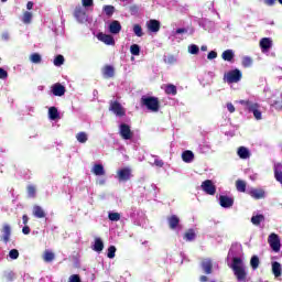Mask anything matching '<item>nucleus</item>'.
Returning <instances> with one entry per match:
<instances>
[{"instance_id":"obj_1","label":"nucleus","mask_w":282,"mask_h":282,"mask_svg":"<svg viewBox=\"0 0 282 282\" xmlns=\"http://www.w3.org/2000/svg\"><path fill=\"white\" fill-rule=\"evenodd\" d=\"M239 105L246 107V110L249 111V113H253V118H256V120H262L263 116L259 104L241 99L239 100Z\"/></svg>"},{"instance_id":"obj_2","label":"nucleus","mask_w":282,"mask_h":282,"mask_svg":"<svg viewBox=\"0 0 282 282\" xmlns=\"http://www.w3.org/2000/svg\"><path fill=\"white\" fill-rule=\"evenodd\" d=\"M243 263V260H241V258H232V263H231V270L234 271V274L237 279V281H246V269H243V267H241Z\"/></svg>"},{"instance_id":"obj_3","label":"nucleus","mask_w":282,"mask_h":282,"mask_svg":"<svg viewBox=\"0 0 282 282\" xmlns=\"http://www.w3.org/2000/svg\"><path fill=\"white\" fill-rule=\"evenodd\" d=\"M141 105L147 107L150 111H160V99H158V97H142Z\"/></svg>"},{"instance_id":"obj_4","label":"nucleus","mask_w":282,"mask_h":282,"mask_svg":"<svg viewBox=\"0 0 282 282\" xmlns=\"http://www.w3.org/2000/svg\"><path fill=\"white\" fill-rule=\"evenodd\" d=\"M243 78V74L239 68H236L234 70H229L227 74H225L224 79L229 84L232 85V83H239Z\"/></svg>"},{"instance_id":"obj_5","label":"nucleus","mask_w":282,"mask_h":282,"mask_svg":"<svg viewBox=\"0 0 282 282\" xmlns=\"http://www.w3.org/2000/svg\"><path fill=\"white\" fill-rule=\"evenodd\" d=\"M109 111H112V113H115V116H118V118H123V116H127V110L118 100H111L109 102Z\"/></svg>"},{"instance_id":"obj_6","label":"nucleus","mask_w":282,"mask_h":282,"mask_svg":"<svg viewBox=\"0 0 282 282\" xmlns=\"http://www.w3.org/2000/svg\"><path fill=\"white\" fill-rule=\"evenodd\" d=\"M268 243L270 245V248L273 250V252H280L281 239L279 238V235L271 234L268 238Z\"/></svg>"},{"instance_id":"obj_7","label":"nucleus","mask_w":282,"mask_h":282,"mask_svg":"<svg viewBox=\"0 0 282 282\" xmlns=\"http://www.w3.org/2000/svg\"><path fill=\"white\" fill-rule=\"evenodd\" d=\"M119 133L122 140H131V138H133V131H131V126L127 123H121L119 126Z\"/></svg>"},{"instance_id":"obj_8","label":"nucleus","mask_w":282,"mask_h":282,"mask_svg":"<svg viewBox=\"0 0 282 282\" xmlns=\"http://www.w3.org/2000/svg\"><path fill=\"white\" fill-rule=\"evenodd\" d=\"M73 17L78 23H85L87 21V11H85V8L77 6L74 9Z\"/></svg>"},{"instance_id":"obj_9","label":"nucleus","mask_w":282,"mask_h":282,"mask_svg":"<svg viewBox=\"0 0 282 282\" xmlns=\"http://www.w3.org/2000/svg\"><path fill=\"white\" fill-rule=\"evenodd\" d=\"M200 188L206 193V195H215V193H217V186H215L212 180L204 181Z\"/></svg>"},{"instance_id":"obj_10","label":"nucleus","mask_w":282,"mask_h":282,"mask_svg":"<svg viewBox=\"0 0 282 282\" xmlns=\"http://www.w3.org/2000/svg\"><path fill=\"white\" fill-rule=\"evenodd\" d=\"M131 177H133V175L131 174L130 167H123L117 172V180H119V182H129Z\"/></svg>"},{"instance_id":"obj_11","label":"nucleus","mask_w":282,"mask_h":282,"mask_svg":"<svg viewBox=\"0 0 282 282\" xmlns=\"http://www.w3.org/2000/svg\"><path fill=\"white\" fill-rule=\"evenodd\" d=\"M1 241H3V243H8L10 241V237H12V227L9 224H4L1 228Z\"/></svg>"},{"instance_id":"obj_12","label":"nucleus","mask_w":282,"mask_h":282,"mask_svg":"<svg viewBox=\"0 0 282 282\" xmlns=\"http://www.w3.org/2000/svg\"><path fill=\"white\" fill-rule=\"evenodd\" d=\"M148 28V32H153L154 34L158 33L160 28H162V23L159 20L151 19L145 23Z\"/></svg>"},{"instance_id":"obj_13","label":"nucleus","mask_w":282,"mask_h":282,"mask_svg":"<svg viewBox=\"0 0 282 282\" xmlns=\"http://www.w3.org/2000/svg\"><path fill=\"white\" fill-rule=\"evenodd\" d=\"M200 268L205 274H213V260L210 258L203 259Z\"/></svg>"},{"instance_id":"obj_14","label":"nucleus","mask_w":282,"mask_h":282,"mask_svg":"<svg viewBox=\"0 0 282 282\" xmlns=\"http://www.w3.org/2000/svg\"><path fill=\"white\" fill-rule=\"evenodd\" d=\"M219 204H220L221 208H232V206L235 204V199H232V197H230V196L220 195Z\"/></svg>"},{"instance_id":"obj_15","label":"nucleus","mask_w":282,"mask_h":282,"mask_svg":"<svg viewBox=\"0 0 282 282\" xmlns=\"http://www.w3.org/2000/svg\"><path fill=\"white\" fill-rule=\"evenodd\" d=\"M260 48H261V52H263V53L270 52V50L272 48V39L262 37L260 40Z\"/></svg>"},{"instance_id":"obj_16","label":"nucleus","mask_w":282,"mask_h":282,"mask_svg":"<svg viewBox=\"0 0 282 282\" xmlns=\"http://www.w3.org/2000/svg\"><path fill=\"white\" fill-rule=\"evenodd\" d=\"M98 40L101 41V43H105L106 45H116V40H113V35L99 33Z\"/></svg>"},{"instance_id":"obj_17","label":"nucleus","mask_w":282,"mask_h":282,"mask_svg":"<svg viewBox=\"0 0 282 282\" xmlns=\"http://www.w3.org/2000/svg\"><path fill=\"white\" fill-rule=\"evenodd\" d=\"M53 96H65V86L63 84L56 83L52 86Z\"/></svg>"},{"instance_id":"obj_18","label":"nucleus","mask_w":282,"mask_h":282,"mask_svg":"<svg viewBox=\"0 0 282 282\" xmlns=\"http://www.w3.org/2000/svg\"><path fill=\"white\" fill-rule=\"evenodd\" d=\"M169 228L175 230L180 227V217L177 215H172L167 218Z\"/></svg>"},{"instance_id":"obj_19","label":"nucleus","mask_w":282,"mask_h":282,"mask_svg":"<svg viewBox=\"0 0 282 282\" xmlns=\"http://www.w3.org/2000/svg\"><path fill=\"white\" fill-rule=\"evenodd\" d=\"M249 195L253 199H263L265 197V191L262 188H253L249 192Z\"/></svg>"},{"instance_id":"obj_20","label":"nucleus","mask_w":282,"mask_h":282,"mask_svg":"<svg viewBox=\"0 0 282 282\" xmlns=\"http://www.w3.org/2000/svg\"><path fill=\"white\" fill-rule=\"evenodd\" d=\"M121 30H122V25L120 24V22L118 20H113L109 24L110 34H120Z\"/></svg>"},{"instance_id":"obj_21","label":"nucleus","mask_w":282,"mask_h":282,"mask_svg":"<svg viewBox=\"0 0 282 282\" xmlns=\"http://www.w3.org/2000/svg\"><path fill=\"white\" fill-rule=\"evenodd\" d=\"M102 76L104 78H113V76H116V68L111 65L104 66Z\"/></svg>"},{"instance_id":"obj_22","label":"nucleus","mask_w":282,"mask_h":282,"mask_svg":"<svg viewBox=\"0 0 282 282\" xmlns=\"http://www.w3.org/2000/svg\"><path fill=\"white\" fill-rule=\"evenodd\" d=\"M33 215L36 219H44L46 217L45 210L39 205L33 206Z\"/></svg>"},{"instance_id":"obj_23","label":"nucleus","mask_w":282,"mask_h":282,"mask_svg":"<svg viewBox=\"0 0 282 282\" xmlns=\"http://www.w3.org/2000/svg\"><path fill=\"white\" fill-rule=\"evenodd\" d=\"M182 160L186 164H191L195 160V154L191 150H186L182 153Z\"/></svg>"},{"instance_id":"obj_24","label":"nucleus","mask_w":282,"mask_h":282,"mask_svg":"<svg viewBox=\"0 0 282 282\" xmlns=\"http://www.w3.org/2000/svg\"><path fill=\"white\" fill-rule=\"evenodd\" d=\"M237 153L240 160H248V158H250V150L246 147L238 148Z\"/></svg>"},{"instance_id":"obj_25","label":"nucleus","mask_w":282,"mask_h":282,"mask_svg":"<svg viewBox=\"0 0 282 282\" xmlns=\"http://www.w3.org/2000/svg\"><path fill=\"white\" fill-rule=\"evenodd\" d=\"M223 61H227L228 63H231L235 58V52L232 50H226L221 54Z\"/></svg>"},{"instance_id":"obj_26","label":"nucleus","mask_w":282,"mask_h":282,"mask_svg":"<svg viewBox=\"0 0 282 282\" xmlns=\"http://www.w3.org/2000/svg\"><path fill=\"white\" fill-rule=\"evenodd\" d=\"M272 272L275 279H279V276L282 274L281 263L278 261L272 262Z\"/></svg>"},{"instance_id":"obj_27","label":"nucleus","mask_w":282,"mask_h":282,"mask_svg":"<svg viewBox=\"0 0 282 282\" xmlns=\"http://www.w3.org/2000/svg\"><path fill=\"white\" fill-rule=\"evenodd\" d=\"M165 94H167V96H177V86L173 84L166 85Z\"/></svg>"},{"instance_id":"obj_28","label":"nucleus","mask_w":282,"mask_h":282,"mask_svg":"<svg viewBox=\"0 0 282 282\" xmlns=\"http://www.w3.org/2000/svg\"><path fill=\"white\" fill-rule=\"evenodd\" d=\"M91 173L97 176L105 175V166H102V164H95L93 166Z\"/></svg>"},{"instance_id":"obj_29","label":"nucleus","mask_w":282,"mask_h":282,"mask_svg":"<svg viewBox=\"0 0 282 282\" xmlns=\"http://www.w3.org/2000/svg\"><path fill=\"white\" fill-rule=\"evenodd\" d=\"M48 118L51 120H58V118H61V115L58 113V109L56 107H51L48 109Z\"/></svg>"},{"instance_id":"obj_30","label":"nucleus","mask_w":282,"mask_h":282,"mask_svg":"<svg viewBox=\"0 0 282 282\" xmlns=\"http://www.w3.org/2000/svg\"><path fill=\"white\" fill-rule=\"evenodd\" d=\"M261 221H265V216L262 214L251 217V224H253V226H261Z\"/></svg>"},{"instance_id":"obj_31","label":"nucleus","mask_w":282,"mask_h":282,"mask_svg":"<svg viewBox=\"0 0 282 282\" xmlns=\"http://www.w3.org/2000/svg\"><path fill=\"white\" fill-rule=\"evenodd\" d=\"M104 249L105 243L102 242V240L100 238H96L93 250H95V252H102Z\"/></svg>"},{"instance_id":"obj_32","label":"nucleus","mask_w":282,"mask_h":282,"mask_svg":"<svg viewBox=\"0 0 282 282\" xmlns=\"http://www.w3.org/2000/svg\"><path fill=\"white\" fill-rule=\"evenodd\" d=\"M54 259H55L54 252H52L50 250L44 251L43 261H45V263H52V261H54Z\"/></svg>"},{"instance_id":"obj_33","label":"nucleus","mask_w":282,"mask_h":282,"mask_svg":"<svg viewBox=\"0 0 282 282\" xmlns=\"http://www.w3.org/2000/svg\"><path fill=\"white\" fill-rule=\"evenodd\" d=\"M195 230L193 229H188L185 234L183 239H185V241H195Z\"/></svg>"},{"instance_id":"obj_34","label":"nucleus","mask_w":282,"mask_h":282,"mask_svg":"<svg viewBox=\"0 0 282 282\" xmlns=\"http://www.w3.org/2000/svg\"><path fill=\"white\" fill-rule=\"evenodd\" d=\"M104 12L106 17H113V12H116V7L111 4L105 6Z\"/></svg>"},{"instance_id":"obj_35","label":"nucleus","mask_w":282,"mask_h":282,"mask_svg":"<svg viewBox=\"0 0 282 282\" xmlns=\"http://www.w3.org/2000/svg\"><path fill=\"white\" fill-rule=\"evenodd\" d=\"M236 188L239 193H246V183H245V181H241V180L236 181Z\"/></svg>"},{"instance_id":"obj_36","label":"nucleus","mask_w":282,"mask_h":282,"mask_svg":"<svg viewBox=\"0 0 282 282\" xmlns=\"http://www.w3.org/2000/svg\"><path fill=\"white\" fill-rule=\"evenodd\" d=\"M76 140L80 142V144H85L87 142L88 137L86 132H79L76 134Z\"/></svg>"},{"instance_id":"obj_37","label":"nucleus","mask_w":282,"mask_h":282,"mask_svg":"<svg viewBox=\"0 0 282 282\" xmlns=\"http://www.w3.org/2000/svg\"><path fill=\"white\" fill-rule=\"evenodd\" d=\"M30 61H31V63H34L35 65H39V63H41V61H42L41 54H39V53L31 54L30 55Z\"/></svg>"},{"instance_id":"obj_38","label":"nucleus","mask_w":282,"mask_h":282,"mask_svg":"<svg viewBox=\"0 0 282 282\" xmlns=\"http://www.w3.org/2000/svg\"><path fill=\"white\" fill-rule=\"evenodd\" d=\"M259 257L258 256H252L251 260H250V265L252 268V270H257L259 268Z\"/></svg>"},{"instance_id":"obj_39","label":"nucleus","mask_w":282,"mask_h":282,"mask_svg":"<svg viewBox=\"0 0 282 282\" xmlns=\"http://www.w3.org/2000/svg\"><path fill=\"white\" fill-rule=\"evenodd\" d=\"M22 21H23V23H25V24L32 23V12L25 11V12L23 13Z\"/></svg>"},{"instance_id":"obj_40","label":"nucleus","mask_w":282,"mask_h":282,"mask_svg":"<svg viewBox=\"0 0 282 282\" xmlns=\"http://www.w3.org/2000/svg\"><path fill=\"white\" fill-rule=\"evenodd\" d=\"M130 53L132 54V56H140V45L132 44L130 46Z\"/></svg>"},{"instance_id":"obj_41","label":"nucleus","mask_w":282,"mask_h":282,"mask_svg":"<svg viewBox=\"0 0 282 282\" xmlns=\"http://www.w3.org/2000/svg\"><path fill=\"white\" fill-rule=\"evenodd\" d=\"M133 32L135 34V36H144V32H142V26L140 24H134L133 25Z\"/></svg>"},{"instance_id":"obj_42","label":"nucleus","mask_w":282,"mask_h":282,"mask_svg":"<svg viewBox=\"0 0 282 282\" xmlns=\"http://www.w3.org/2000/svg\"><path fill=\"white\" fill-rule=\"evenodd\" d=\"M65 63V57L63 55H57L54 58V65L55 67H61V65H63Z\"/></svg>"},{"instance_id":"obj_43","label":"nucleus","mask_w":282,"mask_h":282,"mask_svg":"<svg viewBox=\"0 0 282 282\" xmlns=\"http://www.w3.org/2000/svg\"><path fill=\"white\" fill-rule=\"evenodd\" d=\"M26 191H28L29 197H32V198L36 197V187L34 185H29L26 187Z\"/></svg>"},{"instance_id":"obj_44","label":"nucleus","mask_w":282,"mask_h":282,"mask_svg":"<svg viewBox=\"0 0 282 282\" xmlns=\"http://www.w3.org/2000/svg\"><path fill=\"white\" fill-rule=\"evenodd\" d=\"M4 281H14V272L7 271L3 273Z\"/></svg>"},{"instance_id":"obj_45","label":"nucleus","mask_w":282,"mask_h":282,"mask_svg":"<svg viewBox=\"0 0 282 282\" xmlns=\"http://www.w3.org/2000/svg\"><path fill=\"white\" fill-rule=\"evenodd\" d=\"M108 219H110V221H120V214L119 213H109Z\"/></svg>"},{"instance_id":"obj_46","label":"nucleus","mask_w":282,"mask_h":282,"mask_svg":"<svg viewBox=\"0 0 282 282\" xmlns=\"http://www.w3.org/2000/svg\"><path fill=\"white\" fill-rule=\"evenodd\" d=\"M107 257L108 259H113L116 257V246H110L108 248Z\"/></svg>"},{"instance_id":"obj_47","label":"nucleus","mask_w":282,"mask_h":282,"mask_svg":"<svg viewBox=\"0 0 282 282\" xmlns=\"http://www.w3.org/2000/svg\"><path fill=\"white\" fill-rule=\"evenodd\" d=\"M188 52L189 54H199V46H197L196 44H191L188 46Z\"/></svg>"},{"instance_id":"obj_48","label":"nucleus","mask_w":282,"mask_h":282,"mask_svg":"<svg viewBox=\"0 0 282 282\" xmlns=\"http://www.w3.org/2000/svg\"><path fill=\"white\" fill-rule=\"evenodd\" d=\"M242 66L243 67H251L252 66V59L248 56L242 58Z\"/></svg>"},{"instance_id":"obj_49","label":"nucleus","mask_w":282,"mask_h":282,"mask_svg":"<svg viewBox=\"0 0 282 282\" xmlns=\"http://www.w3.org/2000/svg\"><path fill=\"white\" fill-rule=\"evenodd\" d=\"M176 58L174 55H169L166 58H164V63H167V65H173L174 63H176Z\"/></svg>"},{"instance_id":"obj_50","label":"nucleus","mask_w":282,"mask_h":282,"mask_svg":"<svg viewBox=\"0 0 282 282\" xmlns=\"http://www.w3.org/2000/svg\"><path fill=\"white\" fill-rule=\"evenodd\" d=\"M282 175V164L278 163L274 165V176Z\"/></svg>"},{"instance_id":"obj_51","label":"nucleus","mask_w":282,"mask_h":282,"mask_svg":"<svg viewBox=\"0 0 282 282\" xmlns=\"http://www.w3.org/2000/svg\"><path fill=\"white\" fill-rule=\"evenodd\" d=\"M9 257H10V259H19V250H17V249H12V250H10L9 251Z\"/></svg>"},{"instance_id":"obj_52","label":"nucleus","mask_w":282,"mask_h":282,"mask_svg":"<svg viewBox=\"0 0 282 282\" xmlns=\"http://www.w3.org/2000/svg\"><path fill=\"white\" fill-rule=\"evenodd\" d=\"M68 282H83V281L80 280V275H78V274H73V275H70V276L68 278Z\"/></svg>"},{"instance_id":"obj_53","label":"nucleus","mask_w":282,"mask_h":282,"mask_svg":"<svg viewBox=\"0 0 282 282\" xmlns=\"http://www.w3.org/2000/svg\"><path fill=\"white\" fill-rule=\"evenodd\" d=\"M83 8H91L94 0H82Z\"/></svg>"},{"instance_id":"obj_54","label":"nucleus","mask_w":282,"mask_h":282,"mask_svg":"<svg viewBox=\"0 0 282 282\" xmlns=\"http://www.w3.org/2000/svg\"><path fill=\"white\" fill-rule=\"evenodd\" d=\"M0 78L1 80H6L8 78V70L0 68Z\"/></svg>"},{"instance_id":"obj_55","label":"nucleus","mask_w":282,"mask_h":282,"mask_svg":"<svg viewBox=\"0 0 282 282\" xmlns=\"http://www.w3.org/2000/svg\"><path fill=\"white\" fill-rule=\"evenodd\" d=\"M207 58H208V61H213V59L217 58V52L210 51L207 55Z\"/></svg>"},{"instance_id":"obj_56","label":"nucleus","mask_w":282,"mask_h":282,"mask_svg":"<svg viewBox=\"0 0 282 282\" xmlns=\"http://www.w3.org/2000/svg\"><path fill=\"white\" fill-rule=\"evenodd\" d=\"M227 109L229 113H235L236 111L235 105H232V102H227Z\"/></svg>"},{"instance_id":"obj_57","label":"nucleus","mask_w":282,"mask_h":282,"mask_svg":"<svg viewBox=\"0 0 282 282\" xmlns=\"http://www.w3.org/2000/svg\"><path fill=\"white\" fill-rule=\"evenodd\" d=\"M1 39H2V41H10V33H8V32L2 33Z\"/></svg>"},{"instance_id":"obj_58","label":"nucleus","mask_w":282,"mask_h":282,"mask_svg":"<svg viewBox=\"0 0 282 282\" xmlns=\"http://www.w3.org/2000/svg\"><path fill=\"white\" fill-rule=\"evenodd\" d=\"M154 164H155V166H159L160 169H162V166H164V161L163 160H155Z\"/></svg>"},{"instance_id":"obj_59","label":"nucleus","mask_w":282,"mask_h":282,"mask_svg":"<svg viewBox=\"0 0 282 282\" xmlns=\"http://www.w3.org/2000/svg\"><path fill=\"white\" fill-rule=\"evenodd\" d=\"M30 221V217H28V215H23L22 216V224H24V226H28V223Z\"/></svg>"},{"instance_id":"obj_60","label":"nucleus","mask_w":282,"mask_h":282,"mask_svg":"<svg viewBox=\"0 0 282 282\" xmlns=\"http://www.w3.org/2000/svg\"><path fill=\"white\" fill-rule=\"evenodd\" d=\"M22 232H23V235H30V232H31L30 226H24L22 228Z\"/></svg>"},{"instance_id":"obj_61","label":"nucleus","mask_w":282,"mask_h":282,"mask_svg":"<svg viewBox=\"0 0 282 282\" xmlns=\"http://www.w3.org/2000/svg\"><path fill=\"white\" fill-rule=\"evenodd\" d=\"M186 32H188L186 29H176V34H186Z\"/></svg>"},{"instance_id":"obj_62","label":"nucleus","mask_w":282,"mask_h":282,"mask_svg":"<svg viewBox=\"0 0 282 282\" xmlns=\"http://www.w3.org/2000/svg\"><path fill=\"white\" fill-rule=\"evenodd\" d=\"M265 6H274L276 3V0H264Z\"/></svg>"},{"instance_id":"obj_63","label":"nucleus","mask_w":282,"mask_h":282,"mask_svg":"<svg viewBox=\"0 0 282 282\" xmlns=\"http://www.w3.org/2000/svg\"><path fill=\"white\" fill-rule=\"evenodd\" d=\"M276 182H279L280 184H282V174H278L274 176Z\"/></svg>"},{"instance_id":"obj_64","label":"nucleus","mask_w":282,"mask_h":282,"mask_svg":"<svg viewBox=\"0 0 282 282\" xmlns=\"http://www.w3.org/2000/svg\"><path fill=\"white\" fill-rule=\"evenodd\" d=\"M199 281H200V282H208V276H206V275H200Z\"/></svg>"}]
</instances>
